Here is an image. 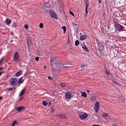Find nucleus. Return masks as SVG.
I'll return each instance as SVG.
<instances>
[{"label":"nucleus","instance_id":"1","mask_svg":"<svg viewBox=\"0 0 126 126\" xmlns=\"http://www.w3.org/2000/svg\"><path fill=\"white\" fill-rule=\"evenodd\" d=\"M60 64L63 65L64 64L62 63V62L56 59L51 60V65L52 69H54V70H56V69H60V67L58 66V65Z\"/></svg>","mask_w":126,"mask_h":126},{"label":"nucleus","instance_id":"2","mask_svg":"<svg viewBox=\"0 0 126 126\" xmlns=\"http://www.w3.org/2000/svg\"><path fill=\"white\" fill-rule=\"evenodd\" d=\"M10 85L11 86H16L18 84V79L16 78H11L9 80Z\"/></svg>","mask_w":126,"mask_h":126},{"label":"nucleus","instance_id":"3","mask_svg":"<svg viewBox=\"0 0 126 126\" xmlns=\"http://www.w3.org/2000/svg\"><path fill=\"white\" fill-rule=\"evenodd\" d=\"M49 15H50L53 18H54V19H58V15H57L55 11L53 10H51L49 11Z\"/></svg>","mask_w":126,"mask_h":126},{"label":"nucleus","instance_id":"4","mask_svg":"<svg viewBox=\"0 0 126 126\" xmlns=\"http://www.w3.org/2000/svg\"><path fill=\"white\" fill-rule=\"evenodd\" d=\"M13 60L15 62H18L19 61V53L16 52L13 55Z\"/></svg>","mask_w":126,"mask_h":126},{"label":"nucleus","instance_id":"5","mask_svg":"<svg viewBox=\"0 0 126 126\" xmlns=\"http://www.w3.org/2000/svg\"><path fill=\"white\" fill-rule=\"evenodd\" d=\"M116 27L117 29L119 30V31H125V27H124L123 25L119 24L118 25H117Z\"/></svg>","mask_w":126,"mask_h":126},{"label":"nucleus","instance_id":"6","mask_svg":"<svg viewBox=\"0 0 126 126\" xmlns=\"http://www.w3.org/2000/svg\"><path fill=\"white\" fill-rule=\"evenodd\" d=\"M72 96V94L70 92H67L65 93V99H70L71 96Z\"/></svg>","mask_w":126,"mask_h":126},{"label":"nucleus","instance_id":"7","mask_svg":"<svg viewBox=\"0 0 126 126\" xmlns=\"http://www.w3.org/2000/svg\"><path fill=\"white\" fill-rule=\"evenodd\" d=\"M5 23L6 24V25H10L11 24V19L6 18L5 21Z\"/></svg>","mask_w":126,"mask_h":126},{"label":"nucleus","instance_id":"8","mask_svg":"<svg viewBox=\"0 0 126 126\" xmlns=\"http://www.w3.org/2000/svg\"><path fill=\"white\" fill-rule=\"evenodd\" d=\"M25 108L24 107H19L16 108V111H17L18 112H22V111H23Z\"/></svg>","mask_w":126,"mask_h":126},{"label":"nucleus","instance_id":"9","mask_svg":"<svg viewBox=\"0 0 126 126\" xmlns=\"http://www.w3.org/2000/svg\"><path fill=\"white\" fill-rule=\"evenodd\" d=\"M23 73V71L20 70L15 74V76H16V77H18V76H20V75H21Z\"/></svg>","mask_w":126,"mask_h":126},{"label":"nucleus","instance_id":"10","mask_svg":"<svg viewBox=\"0 0 126 126\" xmlns=\"http://www.w3.org/2000/svg\"><path fill=\"white\" fill-rule=\"evenodd\" d=\"M26 91V89H23L20 93L19 94V97H21V96H23V95L25 93Z\"/></svg>","mask_w":126,"mask_h":126},{"label":"nucleus","instance_id":"11","mask_svg":"<svg viewBox=\"0 0 126 126\" xmlns=\"http://www.w3.org/2000/svg\"><path fill=\"white\" fill-rule=\"evenodd\" d=\"M88 117L87 113H84V114L80 116V119H86Z\"/></svg>","mask_w":126,"mask_h":126},{"label":"nucleus","instance_id":"12","mask_svg":"<svg viewBox=\"0 0 126 126\" xmlns=\"http://www.w3.org/2000/svg\"><path fill=\"white\" fill-rule=\"evenodd\" d=\"M24 82V80H23V77H21L19 81L18 80V84H20V83H23Z\"/></svg>","mask_w":126,"mask_h":126},{"label":"nucleus","instance_id":"13","mask_svg":"<svg viewBox=\"0 0 126 126\" xmlns=\"http://www.w3.org/2000/svg\"><path fill=\"white\" fill-rule=\"evenodd\" d=\"M82 48H83V49L85 50V51H86V52H89V50L88 49V48H87V47H86V45H85V44L82 45Z\"/></svg>","mask_w":126,"mask_h":126},{"label":"nucleus","instance_id":"14","mask_svg":"<svg viewBox=\"0 0 126 126\" xmlns=\"http://www.w3.org/2000/svg\"><path fill=\"white\" fill-rule=\"evenodd\" d=\"M80 39L81 41H83V40H85L86 39V35H83L80 37Z\"/></svg>","mask_w":126,"mask_h":126},{"label":"nucleus","instance_id":"15","mask_svg":"<svg viewBox=\"0 0 126 126\" xmlns=\"http://www.w3.org/2000/svg\"><path fill=\"white\" fill-rule=\"evenodd\" d=\"M113 22L114 23V25L115 27H116L117 25H119V23L117 22V20L115 19H113Z\"/></svg>","mask_w":126,"mask_h":126},{"label":"nucleus","instance_id":"16","mask_svg":"<svg viewBox=\"0 0 126 126\" xmlns=\"http://www.w3.org/2000/svg\"><path fill=\"white\" fill-rule=\"evenodd\" d=\"M94 107L100 108V103L99 101L96 102L94 104Z\"/></svg>","mask_w":126,"mask_h":126},{"label":"nucleus","instance_id":"17","mask_svg":"<svg viewBox=\"0 0 126 126\" xmlns=\"http://www.w3.org/2000/svg\"><path fill=\"white\" fill-rule=\"evenodd\" d=\"M85 2L86 5V7H88V6H89V2H88V0H85Z\"/></svg>","mask_w":126,"mask_h":126},{"label":"nucleus","instance_id":"18","mask_svg":"<svg viewBox=\"0 0 126 126\" xmlns=\"http://www.w3.org/2000/svg\"><path fill=\"white\" fill-rule=\"evenodd\" d=\"M82 97H85L86 98L87 97V94H86V93L85 92H83L82 94H81Z\"/></svg>","mask_w":126,"mask_h":126},{"label":"nucleus","instance_id":"19","mask_svg":"<svg viewBox=\"0 0 126 126\" xmlns=\"http://www.w3.org/2000/svg\"><path fill=\"white\" fill-rule=\"evenodd\" d=\"M99 107H97L95 106L94 107V110L95 113H97L98 112H99Z\"/></svg>","mask_w":126,"mask_h":126},{"label":"nucleus","instance_id":"20","mask_svg":"<svg viewBox=\"0 0 126 126\" xmlns=\"http://www.w3.org/2000/svg\"><path fill=\"white\" fill-rule=\"evenodd\" d=\"M59 118H61V119H65L66 117L65 115L63 114H61L59 115Z\"/></svg>","mask_w":126,"mask_h":126},{"label":"nucleus","instance_id":"21","mask_svg":"<svg viewBox=\"0 0 126 126\" xmlns=\"http://www.w3.org/2000/svg\"><path fill=\"white\" fill-rule=\"evenodd\" d=\"M103 116L104 118H106V119H110V117H109V115L107 113L103 114Z\"/></svg>","mask_w":126,"mask_h":126},{"label":"nucleus","instance_id":"22","mask_svg":"<svg viewBox=\"0 0 126 126\" xmlns=\"http://www.w3.org/2000/svg\"><path fill=\"white\" fill-rule=\"evenodd\" d=\"M15 89H16V88H10L7 90V91H12V90H15Z\"/></svg>","mask_w":126,"mask_h":126},{"label":"nucleus","instance_id":"23","mask_svg":"<svg viewBox=\"0 0 126 126\" xmlns=\"http://www.w3.org/2000/svg\"><path fill=\"white\" fill-rule=\"evenodd\" d=\"M75 45L76 46H78V45H79V40H76L75 42Z\"/></svg>","mask_w":126,"mask_h":126},{"label":"nucleus","instance_id":"24","mask_svg":"<svg viewBox=\"0 0 126 126\" xmlns=\"http://www.w3.org/2000/svg\"><path fill=\"white\" fill-rule=\"evenodd\" d=\"M17 123V121H16V120H15L12 124L11 126H15V125H16Z\"/></svg>","mask_w":126,"mask_h":126},{"label":"nucleus","instance_id":"25","mask_svg":"<svg viewBox=\"0 0 126 126\" xmlns=\"http://www.w3.org/2000/svg\"><path fill=\"white\" fill-rule=\"evenodd\" d=\"M60 86H61V87H62L63 88H64V87H65V84L63 83L60 84Z\"/></svg>","mask_w":126,"mask_h":126},{"label":"nucleus","instance_id":"26","mask_svg":"<svg viewBox=\"0 0 126 126\" xmlns=\"http://www.w3.org/2000/svg\"><path fill=\"white\" fill-rule=\"evenodd\" d=\"M48 4H47V3H45L44 4H43V8L44 9H45V8H48V6H47Z\"/></svg>","mask_w":126,"mask_h":126},{"label":"nucleus","instance_id":"27","mask_svg":"<svg viewBox=\"0 0 126 126\" xmlns=\"http://www.w3.org/2000/svg\"><path fill=\"white\" fill-rule=\"evenodd\" d=\"M3 61H4V57H2V58H1V59L0 60V64H1V63H2V62H3Z\"/></svg>","mask_w":126,"mask_h":126},{"label":"nucleus","instance_id":"28","mask_svg":"<svg viewBox=\"0 0 126 126\" xmlns=\"http://www.w3.org/2000/svg\"><path fill=\"white\" fill-rule=\"evenodd\" d=\"M42 104L43 105H44V106H48V103L47 102L45 101H43L42 102Z\"/></svg>","mask_w":126,"mask_h":126},{"label":"nucleus","instance_id":"29","mask_svg":"<svg viewBox=\"0 0 126 126\" xmlns=\"http://www.w3.org/2000/svg\"><path fill=\"white\" fill-rule=\"evenodd\" d=\"M43 27H44V24H43V23H41L39 24V28H43Z\"/></svg>","mask_w":126,"mask_h":126},{"label":"nucleus","instance_id":"30","mask_svg":"<svg viewBox=\"0 0 126 126\" xmlns=\"http://www.w3.org/2000/svg\"><path fill=\"white\" fill-rule=\"evenodd\" d=\"M62 29H63L64 32H65V31H66V27H65V26H63L62 27Z\"/></svg>","mask_w":126,"mask_h":126},{"label":"nucleus","instance_id":"31","mask_svg":"<svg viewBox=\"0 0 126 126\" xmlns=\"http://www.w3.org/2000/svg\"><path fill=\"white\" fill-rule=\"evenodd\" d=\"M24 28H25V29H28V28H29V27L28 26V25L25 24L24 25Z\"/></svg>","mask_w":126,"mask_h":126},{"label":"nucleus","instance_id":"32","mask_svg":"<svg viewBox=\"0 0 126 126\" xmlns=\"http://www.w3.org/2000/svg\"><path fill=\"white\" fill-rule=\"evenodd\" d=\"M32 44V42L31 41H28L27 42V45L28 46H31V45Z\"/></svg>","mask_w":126,"mask_h":126},{"label":"nucleus","instance_id":"33","mask_svg":"<svg viewBox=\"0 0 126 126\" xmlns=\"http://www.w3.org/2000/svg\"><path fill=\"white\" fill-rule=\"evenodd\" d=\"M51 113H54V112H55V109H54V107H51Z\"/></svg>","mask_w":126,"mask_h":126},{"label":"nucleus","instance_id":"34","mask_svg":"<svg viewBox=\"0 0 126 126\" xmlns=\"http://www.w3.org/2000/svg\"><path fill=\"white\" fill-rule=\"evenodd\" d=\"M69 13H70V14H71V15L74 16V14L73 13V12H72V11H69Z\"/></svg>","mask_w":126,"mask_h":126},{"label":"nucleus","instance_id":"35","mask_svg":"<svg viewBox=\"0 0 126 126\" xmlns=\"http://www.w3.org/2000/svg\"><path fill=\"white\" fill-rule=\"evenodd\" d=\"M12 26L13 27H16V26H17V24H16V23H14Z\"/></svg>","mask_w":126,"mask_h":126},{"label":"nucleus","instance_id":"36","mask_svg":"<svg viewBox=\"0 0 126 126\" xmlns=\"http://www.w3.org/2000/svg\"><path fill=\"white\" fill-rule=\"evenodd\" d=\"M87 8H88V7H86V11H85V12H86V14H88V11H87Z\"/></svg>","mask_w":126,"mask_h":126},{"label":"nucleus","instance_id":"37","mask_svg":"<svg viewBox=\"0 0 126 126\" xmlns=\"http://www.w3.org/2000/svg\"><path fill=\"white\" fill-rule=\"evenodd\" d=\"M35 61L38 62V61H39V58L38 57H35Z\"/></svg>","mask_w":126,"mask_h":126},{"label":"nucleus","instance_id":"38","mask_svg":"<svg viewBox=\"0 0 126 126\" xmlns=\"http://www.w3.org/2000/svg\"><path fill=\"white\" fill-rule=\"evenodd\" d=\"M113 82L114 83H115V84H118V82H117V81H116L113 80Z\"/></svg>","mask_w":126,"mask_h":126},{"label":"nucleus","instance_id":"39","mask_svg":"<svg viewBox=\"0 0 126 126\" xmlns=\"http://www.w3.org/2000/svg\"><path fill=\"white\" fill-rule=\"evenodd\" d=\"M48 79H51L52 80L53 79V78L51 76H48Z\"/></svg>","mask_w":126,"mask_h":126},{"label":"nucleus","instance_id":"40","mask_svg":"<svg viewBox=\"0 0 126 126\" xmlns=\"http://www.w3.org/2000/svg\"><path fill=\"white\" fill-rule=\"evenodd\" d=\"M23 99V97H21L19 98V101H22V100Z\"/></svg>","mask_w":126,"mask_h":126},{"label":"nucleus","instance_id":"41","mask_svg":"<svg viewBox=\"0 0 126 126\" xmlns=\"http://www.w3.org/2000/svg\"><path fill=\"white\" fill-rule=\"evenodd\" d=\"M67 43L68 44H69V45H70V41L68 40L67 42Z\"/></svg>","mask_w":126,"mask_h":126},{"label":"nucleus","instance_id":"42","mask_svg":"<svg viewBox=\"0 0 126 126\" xmlns=\"http://www.w3.org/2000/svg\"><path fill=\"white\" fill-rule=\"evenodd\" d=\"M84 66H85V65L84 64L81 65V67H84Z\"/></svg>","mask_w":126,"mask_h":126},{"label":"nucleus","instance_id":"43","mask_svg":"<svg viewBox=\"0 0 126 126\" xmlns=\"http://www.w3.org/2000/svg\"><path fill=\"white\" fill-rule=\"evenodd\" d=\"M86 92H87V93H90V90H87L86 91Z\"/></svg>","mask_w":126,"mask_h":126},{"label":"nucleus","instance_id":"44","mask_svg":"<svg viewBox=\"0 0 126 126\" xmlns=\"http://www.w3.org/2000/svg\"><path fill=\"white\" fill-rule=\"evenodd\" d=\"M3 73V72H0V76H1V75H2V74Z\"/></svg>","mask_w":126,"mask_h":126},{"label":"nucleus","instance_id":"45","mask_svg":"<svg viewBox=\"0 0 126 126\" xmlns=\"http://www.w3.org/2000/svg\"><path fill=\"white\" fill-rule=\"evenodd\" d=\"M98 2L100 3V4H101V0H98Z\"/></svg>","mask_w":126,"mask_h":126},{"label":"nucleus","instance_id":"46","mask_svg":"<svg viewBox=\"0 0 126 126\" xmlns=\"http://www.w3.org/2000/svg\"><path fill=\"white\" fill-rule=\"evenodd\" d=\"M94 97H92L91 98V100L92 101H93V99H94Z\"/></svg>","mask_w":126,"mask_h":126},{"label":"nucleus","instance_id":"47","mask_svg":"<svg viewBox=\"0 0 126 126\" xmlns=\"http://www.w3.org/2000/svg\"><path fill=\"white\" fill-rule=\"evenodd\" d=\"M0 100H2V96H0Z\"/></svg>","mask_w":126,"mask_h":126},{"label":"nucleus","instance_id":"48","mask_svg":"<svg viewBox=\"0 0 126 126\" xmlns=\"http://www.w3.org/2000/svg\"><path fill=\"white\" fill-rule=\"evenodd\" d=\"M3 68L2 67H0V70H1Z\"/></svg>","mask_w":126,"mask_h":126},{"label":"nucleus","instance_id":"49","mask_svg":"<svg viewBox=\"0 0 126 126\" xmlns=\"http://www.w3.org/2000/svg\"><path fill=\"white\" fill-rule=\"evenodd\" d=\"M44 68H47V66H44Z\"/></svg>","mask_w":126,"mask_h":126},{"label":"nucleus","instance_id":"50","mask_svg":"<svg viewBox=\"0 0 126 126\" xmlns=\"http://www.w3.org/2000/svg\"><path fill=\"white\" fill-rule=\"evenodd\" d=\"M107 74H108V75H109V74H110V73L107 72Z\"/></svg>","mask_w":126,"mask_h":126},{"label":"nucleus","instance_id":"51","mask_svg":"<svg viewBox=\"0 0 126 126\" xmlns=\"http://www.w3.org/2000/svg\"><path fill=\"white\" fill-rule=\"evenodd\" d=\"M50 105H51V102H49V104L48 105V106H50Z\"/></svg>","mask_w":126,"mask_h":126},{"label":"nucleus","instance_id":"52","mask_svg":"<svg viewBox=\"0 0 126 126\" xmlns=\"http://www.w3.org/2000/svg\"><path fill=\"white\" fill-rule=\"evenodd\" d=\"M105 0V1H107V0Z\"/></svg>","mask_w":126,"mask_h":126},{"label":"nucleus","instance_id":"53","mask_svg":"<svg viewBox=\"0 0 126 126\" xmlns=\"http://www.w3.org/2000/svg\"><path fill=\"white\" fill-rule=\"evenodd\" d=\"M77 31H78V29H77Z\"/></svg>","mask_w":126,"mask_h":126}]
</instances>
